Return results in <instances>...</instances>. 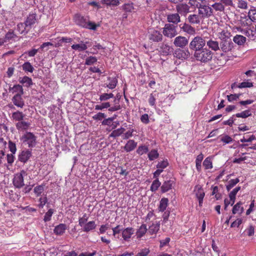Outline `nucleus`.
<instances>
[{
    "label": "nucleus",
    "mask_w": 256,
    "mask_h": 256,
    "mask_svg": "<svg viewBox=\"0 0 256 256\" xmlns=\"http://www.w3.org/2000/svg\"><path fill=\"white\" fill-rule=\"evenodd\" d=\"M194 56L197 61L206 64L212 60L213 53L209 49L205 48L195 52Z\"/></svg>",
    "instance_id": "1"
},
{
    "label": "nucleus",
    "mask_w": 256,
    "mask_h": 256,
    "mask_svg": "<svg viewBox=\"0 0 256 256\" xmlns=\"http://www.w3.org/2000/svg\"><path fill=\"white\" fill-rule=\"evenodd\" d=\"M74 20L76 24L80 26L92 30L96 29V24L90 22L88 16L76 14L74 16Z\"/></svg>",
    "instance_id": "2"
},
{
    "label": "nucleus",
    "mask_w": 256,
    "mask_h": 256,
    "mask_svg": "<svg viewBox=\"0 0 256 256\" xmlns=\"http://www.w3.org/2000/svg\"><path fill=\"white\" fill-rule=\"evenodd\" d=\"M206 44V40L202 36H198L192 39L190 43L189 47L190 50L195 52L204 48Z\"/></svg>",
    "instance_id": "3"
},
{
    "label": "nucleus",
    "mask_w": 256,
    "mask_h": 256,
    "mask_svg": "<svg viewBox=\"0 0 256 256\" xmlns=\"http://www.w3.org/2000/svg\"><path fill=\"white\" fill-rule=\"evenodd\" d=\"M20 141L28 148H34L36 143V136L31 132H26L20 138Z\"/></svg>",
    "instance_id": "4"
},
{
    "label": "nucleus",
    "mask_w": 256,
    "mask_h": 256,
    "mask_svg": "<svg viewBox=\"0 0 256 256\" xmlns=\"http://www.w3.org/2000/svg\"><path fill=\"white\" fill-rule=\"evenodd\" d=\"M177 26L170 23L166 24L162 28V34L164 36L172 38L178 34Z\"/></svg>",
    "instance_id": "5"
},
{
    "label": "nucleus",
    "mask_w": 256,
    "mask_h": 256,
    "mask_svg": "<svg viewBox=\"0 0 256 256\" xmlns=\"http://www.w3.org/2000/svg\"><path fill=\"white\" fill-rule=\"evenodd\" d=\"M198 14L202 18H208L213 16L214 10L212 6L204 3L199 8Z\"/></svg>",
    "instance_id": "6"
},
{
    "label": "nucleus",
    "mask_w": 256,
    "mask_h": 256,
    "mask_svg": "<svg viewBox=\"0 0 256 256\" xmlns=\"http://www.w3.org/2000/svg\"><path fill=\"white\" fill-rule=\"evenodd\" d=\"M174 56L178 59L184 60L188 58L190 54L188 49L178 48L175 50Z\"/></svg>",
    "instance_id": "7"
},
{
    "label": "nucleus",
    "mask_w": 256,
    "mask_h": 256,
    "mask_svg": "<svg viewBox=\"0 0 256 256\" xmlns=\"http://www.w3.org/2000/svg\"><path fill=\"white\" fill-rule=\"evenodd\" d=\"M176 12L179 15L186 16L190 12V6L186 3L178 4L176 6Z\"/></svg>",
    "instance_id": "8"
},
{
    "label": "nucleus",
    "mask_w": 256,
    "mask_h": 256,
    "mask_svg": "<svg viewBox=\"0 0 256 256\" xmlns=\"http://www.w3.org/2000/svg\"><path fill=\"white\" fill-rule=\"evenodd\" d=\"M234 48V44L232 40H224L221 41L220 44V49L224 52H231Z\"/></svg>",
    "instance_id": "9"
},
{
    "label": "nucleus",
    "mask_w": 256,
    "mask_h": 256,
    "mask_svg": "<svg viewBox=\"0 0 256 256\" xmlns=\"http://www.w3.org/2000/svg\"><path fill=\"white\" fill-rule=\"evenodd\" d=\"M173 43L175 46L183 48L188 44V40L185 36H179L174 38Z\"/></svg>",
    "instance_id": "10"
},
{
    "label": "nucleus",
    "mask_w": 256,
    "mask_h": 256,
    "mask_svg": "<svg viewBox=\"0 0 256 256\" xmlns=\"http://www.w3.org/2000/svg\"><path fill=\"white\" fill-rule=\"evenodd\" d=\"M166 20L168 23L176 26L180 22V17L178 12L168 14Z\"/></svg>",
    "instance_id": "11"
},
{
    "label": "nucleus",
    "mask_w": 256,
    "mask_h": 256,
    "mask_svg": "<svg viewBox=\"0 0 256 256\" xmlns=\"http://www.w3.org/2000/svg\"><path fill=\"white\" fill-rule=\"evenodd\" d=\"M13 184L16 188H20L24 186V177L21 174H14L12 181Z\"/></svg>",
    "instance_id": "12"
},
{
    "label": "nucleus",
    "mask_w": 256,
    "mask_h": 256,
    "mask_svg": "<svg viewBox=\"0 0 256 256\" xmlns=\"http://www.w3.org/2000/svg\"><path fill=\"white\" fill-rule=\"evenodd\" d=\"M37 21L36 14H30L26 17L24 22L26 26L28 27L31 29L32 26Z\"/></svg>",
    "instance_id": "13"
},
{
    "label": "nucleus",
    "mask_w": 256,
    "mask_h": 256,
    "mask_svg": "<svg viewBox=\"0 0 256 256\" xmlns=\"http://www.w3.org/2000/svg\"><path fill=\"white\" fill-rule=\"evenodd\" d=\"M31 126L30 122L25 121L24 120L16 124V129L18 131H25L28 130Z\"/></svg>",
    "instance_id": "14"
},
{
    "label": "nucleus",
    "mask_w": 256,
    "mask_h": 256,
    "mask_svg": "<svg viewBox=\"0 0 256 256\" xmlns=\"http://www.w3.org/2000/svg\"><path fill=\"white\" fill-rule=\"evenodd\" d=\"M32 156V152L29 150H22L18 156V160L23 163L28 162Z\"/></svg>",
    "instance_id": "15"
},
{
    "label": "nucleus",
    "mask_w": 256,
    "mask_h": 256,
    "mask_svg": "<svg viewBox=\"0 0 256 256\" xmlns=\"http://www.w3.org/2000/svg\"><path fill=\"white\" fill-rule=\"evenodd\" d=\"M134 230L132 228H123L122 230V237L125 241H128L132 236L134 234Z\"/></svg>",
    "instance_id": "16"
},
{
    "label": "nucleus",
    "mask_w": 256,
    "mask_h": 256,
    "mask_svg": "<svg viewBox=\"0 0 256 256\" xmlns=\"http://www.w3.org/2000/svg\"><path fill=\"white\" fill-rule=\"evenodd\" d=\"M18 36H17L12 30H10L8 32L4 38H2L4 40V42H15L17 40Z\"/></svg>",
    "instance_id": "17"
},
{
    "label": "nucleus",
    "mask_w": 256,
    "mask_h": 256,
    "mask_svg": "<svg viewBox=\"0 0 256 256\" xmlns=\"http://www.w3.org/2000/svg\"><path fill=\"white\" fill-rule=\"evenodd\" d=\"M149 39L154 42H159L162 40V34L158 30H154L149 36Z\"/></svg>",
    "instance_id": "18"
},
{
    "label": "nucleus",
    "mask_w": 256,
    "mask_h": 256,
    "mask_svg": "<svg viewBox=\"0 0 256 256\" xmlns=\"http://www.w3.org/2000/svg\"><path fill=\"white\" fill-rule=\"evenodd\" d=\"M238 30L242 32L244 34L249 38L252 40H254L256 38V32L254 29H248L242 30L240 28H236Z\"/></svg>",
    "instance_id": "19"
},
{
    "label": "nucleus",
    "mask_w": 256,
    "mask_h": 256,
    "mask_svg": "<svg viewBox=\"0 0 256 256\" xmlns=\"http://www.w3.org/2000/svg\"><path fill=\"white\" fill-rule=\"evenodd\" d=\"M22 95L20 94H15L12 98V102L16 106L20 108H22L24 105V101L22 98Z\"/></svg>",
    "instance_id": "20"
},
{
    "label": "nucleus",
    "mask_w": 256,
    "mask_h": 256,
    "mask_svg": "<svg viewBox=\"0 0 256 256\" xmlns=\"http://www.w3.org/2000/svg\"><path fill=\"white\" fill-rule=\"evenodd\" d=\"M66 228L67 227L66 224H60L55 226L54 230V232L57 236H62L65 232Z\"/></svg>",
    "instance_id": "21"
},
{
    "label": "nucleus",
    "mask_w": 256,
    "mask_h": 256,
    "mask_svg": "<svg viewBox=\"0 0 256 256\" xmlns=\"http://www.w3.org/2000/svg\"><path fill=\"white\" fill-rule=\"evenodd\" d=\"M108 84H104V86L112 90L114 88L118 82V79L116 77H108Z\"/></svg>",
    "instance_id": "22"
},
{
    "label": "nucleus",
    "mask_w": 256,
    "mask_h": 256,
    "mask_svg": "<svg viewBox=\"0 0 256 256\" xmlns=\"http://www.w3.org/2000/svg\"><path fill=\"white\" fill-rule=\"evenodd\" d=\"M202 18V17L198 14H192L188 16L187 20L191 24H199Z\"/></svg>",
    "instance_id": "23"
},
{
    "label": "nucleus",
    "mask_w": 256,
    "mask_h": 256,
    "mask_svg": "<svg viewBox=\"0 0 256 256\" xmlns=\"http://www.w3.org/2000/svg\"><path fill=\"white\" fill-rule=\"evenodd\" d=\"M30 28L26 26L25 22H20L16 26V30L20 32V34L26 35L30 30Z\"/></svg>",
    "instance_id": "24"
},
{
    "label": "nucleus",
    "mask_w": 256,
    "mask_h": 256,
    "mask_svg": "<svg viewBox=\"0 0 256 256\" xmlns=\"http://www.w3.org/2000/svg\"><path fill=\"white\" fill-rule=\"evenodd\" d=\"M206 44L208 48L212 49V50L216 52L220 50V44L218 41L210 39L206 41Z\"/></svg>",
    "instance_id": "25"
},
{
    "label": "nucleus",
    "mask_w": 256,
    "mask_h": 256,
    "mask_svg": "<svg viewBox=\"0 0 256 256\" xmlns=\"http://www.w3.org/2000/svg\"><path fill=\"white\" fill-rule=\"evenodd\" d=\"M173 48L166 44H162L160 46V52L164 56L170 54L172 52Z\"/></svg>",
    "instance_id": "26"
},
{
    "label": "nucleus",
    "mask_w": 256,
    "mask_h": 256,
    "mask_svg": "<svg viewBox=\"0 0 256 256\" xmlns=\"http://www.w3.org/2000/svg\"><path fill=\"white\" fill-rule=\"evenodd\" d=\"M180 28L183 32L192 35L196 33L195 28L188 24L184 23Z\"/></svg>",
    "instance_id": "27"
},
{
    "label": "nucleus",
    "mask_w": 256,
    "mask_h": 256,
    "mask_svg": "<svg viewBox=\"0 0 256 256\" xmlns=\"http://www.w3.org/2000/svg\"><path fill=\"white\" fill-rule=\"evenodd\" d=\"M136 146L137 142L133 140H130L128 141L124 148L126 152H130L134 150Z\"/></svg>",
    "instance_id": "28"
},
{
    "label": "nucleus",
    "mask_w": 256,
    "mask_h": 256,
    "mask_svg": "<svg viewBox=\"0 0 256 256\" xmlns=\"http://www.w3.org/2000/svg\"><path fill=\"white\" fill-rule=\"evenodd\" d=\"M88 42H80V44H74L72 46V49L78 52L84 51L88 48L87 44Z\"/></svg>",
    "instance_id": "29"
},
{
    "label": "nucleus",
    "mask_w": 256,
    "mask_h": 256,
    "mask_svg": "<svg viewBox=\"0 0 256 256\" xmlns=\"http://www.w3.org/2000/svg\"><path fill=\"white\" fill-rule=\"evenodd\" d=\"M173 184L174 181L172 180L164 182L160 188L162 192L164 193L172 189Z\"/></svg>",
    "instance_id": "30"
},
{
    "label": "nucleus",
    "mask_w": 256,
    "mask_h": 256,
    "mask_svg": "<svg viewBox=\"0 0 256 256\" xmlns=\"http://www.w3.org/2000/svg\"><path fill=\"white\" fill-rule=\"evenodd\" d=\"M96 226V225L94 221H90L84 224L82 227L84 232H89L91 230H94Z\"/></svg>",
    "instance_id": "31"
},
{
    "label": "nucleus",
    "mask_w": 256,
    "mask_h": 256,
    "mask_svg": "<svg viewBox=\"0 0 256 256\" xmlns=\"http://www.w3.org/2000/svg\"><path fill=\"white\" fill-rule=\"evenodd\" d=\"M148 230L146 224H142L136 232V236L137 238H141L146 232Z\"/></svg>",
    "instance_id": "32"
},
{
    "label": "nucleus",
    "mask_w": 256,
    "mask_h": 256,
    "mask_svg": "<svg viewBox=\"0 0 256 256\" xmlns=\"http://www.w3.org/2000/svg\"><path fill=\"white\" fill-rule=\"evenodd\" d=\"M19 82L23 84L24 86L30 87L33 83L31 78L24 76L23 78H20Z\"/></svg>",
    "instance_id": "33"
},
{
    "label": "nucleus",
    "mask_w": 256,
    "mask_h": 256,
    "mask_svg": "<svg viewBox=\"0 0 256 256\" xmlns=\"http://www.w3.org/2000/svg\"><path fill=\"white\" fill-rule=\"evenodd\" d=\"M168 198H162L160 202V204L158 206V210L159 212H164L168 206Z\"/></svg>",
    "instance_id": "34"
},
{
    "label": "nucleus",
    "mask_w": 256,
    "mask_h": 256,
    "mask_svg": "<svg viewBox=\"0 0 256 256\" xmlns=\"http://www.w3.org/2000/svg\"><path fill=\"white\" fill-rule=\"evenodd\" d=\"M25 116V114L22 112L16 111L12 113V118L13 120L18 122L22 120Z\"/></svg>",
    "instance_id": "35"
},
{
    "label": "nucleus",
    "mask_w": 256,
    "mask_h": 256,
    "mask_svg": "<svg viewBox=\"0 0 256 256\" xmlns=\"http://www.w3.org/2000/svg\"><path fill=\"white\" fill-rule=\"evenodd\" d=\"M10 92L12 90V93L16 92V94L22 95L24 94V90L22 86L20 84H16L13 87H10L9 88Z\"/></svg>",
    "instance_id": "36"
},
{
    "label": "nucleus",
    "mask_w": 256,
    "mask_h": 256,
    "mask_svg": "<svg viewBox=\"0 0 256 256\" xmlns=\"http://www.w3.org/2000/svg\"><path fill=\"white\" fill-rule=\"evenodd\" d=\"M240 190V186H238L234 188L228 194L230 200L232 202L231 206H232L236 200V196L238 193V192Z\"/></svg>",
    "instance_id": "37"
},
{
    "label": "nucleus",
    "mask_w": 256,
    "mask_h": 256,
    "mask_svg": "<svg viewBox=\"0 0 256 256\" xmlns=\"http://www.w3.org/2000/svg\"><path fill=\"white\" fill-rule=\"evenodd\" d=\"M233 41L238 45L242 46L246 42V38L242 35L236 34L234 36Z\"/></svg>",
    "instance_id": "38"
},
{
    "label": "nucleus",
    "mask_w": 256,
    "mask_h": 256,
    "mask_svg": "<svg viewBox=\"0 0 256 256\" xmlns=\"http://www.w3.org/2000/svg\"><path fill=\"white\" fill-rule=\"evenodd\" d=\"M215 2L211 6L213 10H214L216 11H218L220 12H222L224 10L225 8L220 0L218 2Z\"/></svg>",
    "instance_id": "39"
},
{
    "label": "nucleus",
    "mask_w": 256,
    "mask_h": 256,
    "mask_svg": "<svg viewBox=\"0 0 256 256\" xmlns=\"http://www.w3.org/2000/svg\"><path fill=\"white\" fill-rule=\"evenodd\" d=\"M242 202H238L236 203L233 207L232 212L233 214H241L244 211V208L241 206Z\"/></svg>",
    "instance_id": "40"
},
{
    "label": "nucleus",
    "mask_w": 256,
    "mask_h": 256,
    "mask_svg": "<svg viewBox=\"0 0 256 256\" xmlns=\"http://www.w3.org/2000/svg\"><path fill=\"white\" fill-rule=\"evenodd\" d=\"M148 156L150 160H154L159 156V154L156 149L152 150L148 154Z\"/></svg>",
    "instance_id": "41"
},
{
    "label": "nucleus",
    "mask_w": 256,
    "mask_h": 256,
    "mask_svg": "<svg viewBox=\"0 0 256 256\" xmlns=\"http://www.w3.org/2000/svg\"><path fill=\"white\" fill-rule=\"evenodd\" d=\"M206 2V0H189L188 4L191 6L197 8L198 9L200 6L204 3Z\"/></svg>",
    "instance_id": "42"
},
{
    "label": "nucleus",
    "mask_w": 256,
    "mask_h": 256,
    "mask_svg": "<svg viewBox=\"0 0 256 256\" xmlns=\"http://www.w3.org/2000/svg\"><path fill=\"white\" fill-rule=\"evenodd\" d=\"M239 182L240 180L238 178L230 180L226 185V188L227 190L230 191V190L234 187L238 182Z\"/></svg>",
    "instance_id": "43"
},
{
    "label": "nucleus",
    "mask_w": 256,
    "mask_h": 256,
    "mask_svg": "<svg viewBox=\"0 0 256 256\" xmlns=\"http://www.w3.org/2000/svg\"><path fill=\"white\" fill-rule=\"evenodd\" d=\"M230 36V33L228 30H224L219 34V38L221 40V41H224V40H231Z\"/></svg>",
    "instance_id": "44"
},
{
    "label": "nucleus",
    "mask_w": 256,
    "mask_h": 256,
    "mask_svg": "<svg viewBox=\"0 0 256 256\" xmlns=\"http://www.w3.org/2000/svg\"><path fill=\"white\" fill-rule=\"evenodd\" d=\"M148 147L146 145L140 146L137 148L136 152L140 156L146 154L148 152Z\"/></svg>",
    "instance_id": "45"
},
{
    "label": "nucleus",
    "mask_w": 256,
    "mask_h": 256,
    "mask_svg": "<svg viewBox=\"0 0 256 256\" xmlns=\"http://www.w3.org/2000/svg\"><path fill=\"white\" fill-rule=\"evenodd\" d=\"M125 131V129L124 128H120L116 130H113L110 135V136L112 138H116L122 134H124Z\"/></svg>",
    "instance_id": "46"
},
{
    "label": "nucleus",
    "mask_w": 256,
    "mask_h": 256,
    "mask_svg": "<svg viewBox=\"0 0 256 256\" xmlns=\"http://www.w3.org/2000/svg\"><path fill=\"white\" fill-rule=\"evenodd\" d=\"M160 224H158V223H153L149 227L148 232L151 234H155L160 230Z\"/></svg>",
    "instance_id": "47"
},
{
    "label": "nucleus",
    "mask_w": 256,
    "mask_h": 256,
    "mask_svg": "<svg viewBox=\"0 0 256 256\" xmlns=\"http://www.w3.org/2000/svg\"><path fill=\"white\" fill-rule=\"evenodd\" d=\"M160 185L161 182L158 180V178H156L152 182L150 188V190L152 192H155L158 190Z\"/></svg>",
    "instance_id": "48"
},
{
    "label": "nucleus",
    "mask_w": 256,
    "mask_h": 256,
    "mask_svg": "<svg viewBox=\"0 0 256 256\" xmlns=\"http://www.w3.org/2000/svg\"><path fill=\"white\" fill-rule=\"evenodd\" d=\"M101 2L108 6H117L120 4L118 0H101Z\"/></svg>",
    "instance_id": "49"
},
{
    "label": "nucleus",
    "mask_w": 256,
    "mask_h": 256,
    "mask_svg": "<svg viewBox=\"0 0 256 256\" xmlns=\"http://www.w3.org/2000/svg\"><path fill=\"white\" fill-rule=\"evenodd\" d=\"M22 70L27 72H32L34 70V68L30 62H25L22 65Z\"/></svg>",
    "instance_id": "50"
},
{
    "label": "nucleus",
    "mask_w": 256,
    "mask_h": 256,
    "mask_svg": "<svg viewBox=\"0 0 256 256\" xmlns=\"http://www.w3.org/2000/svg\"><path fill=\"white\" fill-rule=\"evenodd\" d=\"M114 97V95L112 93H103L100 96L99 100L100 102H104Z\"/></svg>",
    "instance_id": "51"
},
{
    "label": "nucleus",
    "mask_w": 256,
    "mask_h": 256,
    "mask_svg": "<svg viewBox=\"0 0 256 256\" xmlns=\"http://www.w3.org/2000/svg\"><path fill=\"white\" fill-rule=\"evenodd\" d=\"M203 166L206 170L212 168V158L210 157L205 158L203 162Z\"/></svg>",
    "instance_id": "52"
},
{
    "label": "nucleus",
    "mask_w": 256,
    "mask_h": 256,
    "mask_svg": "<svg viewBox=\"0 0 256 256\" xmlns=\"http://www.w3.org/2000/svg\"><path fill=\"white\" fill-rule=\"evenodd\" d=\"M197 191L196 192V196L198 199H204L205 194L203 189L200 186H196Z\"/></svg>",
    "instance_id": "53"
},
{
    "label": "nucleus",
    "mask_w": 256,
    "mask_h": 256,
    "mask_svg": "<svg viewBox=\"0 0 256 256\" xmlns=\"http://www.w3.org/2000/svg\"><path fill=\"white\" fill-rule=\"evenodd\" d=\"M236 117L246 118L252 115L250 112L249 110H246L241 112L237 113L234 114Z\"/></svg>",
    "instance_id": "54"
},
{
    "label": "nucleus",
    "mask_w": 256,
    "mask_h": 256,
    "mask_svg": "<svg viewBox=\"0 0 256 256\" xmlns=\"http://www.w3.org/2000/svg\"><path fill=\"white\" fill-rule=\"evenodd\" d=\"M122 8L126 12H131L134 9V4L132 2L124 4Z\"/></svg>",
    "instance_id": "55"
},
{
    "label": "nucleus",
    "mask_w": 256,
    "mask_h": 256,
    "mask_svg": "<svg viewBox=\"0 0 256 256\" xmlns=\"http://www.w3.org/2000/svg\"><path fill=\"white\" fill-rule=\"evenodd\" d=\"M98 60L96 56H90L86 59L85 64L90 66L96 63Z\"/></svg>",
    "instance_id": "56"
},
{
    "label": "nucleus",
    "mask_w": 256,
    "mask_h": 256,
    "mask_svg": "<svg viewBox=\"0 0 256 256\" xmlns=\"http://www.w3.org/2000/svg\"><path fill=\"white\" fill-rule=\"evenodd\" d=\"M168 165V162L167 160H163L159 162L156 164V168L160 170H164L166 168Z\"/></svg>",
    "instance_id": "57"
},
{
    "label": "nucleus",
    "mask_w": 256,
    "mask_h": 256,
    "mask_svg": "<svg viewBox=\"0 0 256 256\" xmlns=\"http://www.w3.org/2000/svg\"><path fill=\"white\" fill-rule=\"evenodd\" d=\"M110 104L109 102H104L102 103L100 105H96L95 106L96 110H102L104 108H110Z\"/></svg>",
    "instance_id": "58"
},
{
    "label": "nucleus",
    "mask_w": 256,
    "mask_h": 256,
    "mask_svg": "<svg viewBox=\"0 0 256 256\" xmlns=\"http://www.w3.org/2000/svg\"><path fill=\"white\" fill-rule=\"evenodd\" d=\"M54 210L53 209H49L44 216V220L45 222L50 221L51 220V217L54 214Z\"/></svg>",
    "instance_id": "59"
},
{
    "label": "nucleus",
    "mask_w": 256,
    "mask_h": 256,
    "mask_svg": "<svg viewBox=\"0 0 256 256\" xmlns=\"http://www.w3.org/2000/svg\"><path fill=\"white\" fill-rule=\"evenodd\" d=\"M248 16L252 22H256V10H250L248 13Z\"/></svg>",
    "instance_id": "60"
},
{
    "label": "nucleus",
    "mask_w": 256,
    "mask_h": 256,
    "mask_svg": "<svg viewBox=\"0 0 256 256\" xmlns=\"http://www.w3.org/2000/svg\"><path fill=\"white\" fill-rule=\"evenodd\" d=\"M44 190V185H40L36 186L34 189V192L37 196H39L41 194H42Z\"/></svg>",
    "instance_id": "61"
},
{
    "label": "nucleus",
    "mask_w": 256,
    "mask_h": 256,
    "mask_svg": "<svg viewBox=\"0 0 256 256\" xmlns=\"http://www.w3.org/2000/svg\"><path fill=\"white\" fill-rule=\"evenodd\" d=\"M72 38H70L68 37H62L60 39V40L58 41V42L55 45V47H58L60 46L61 44H60L62 42H66V43H69L72 42Z\"/></svg>",
    "instance_id": "62"
},
{
    "label": "nucleus",
    "mask_w": 256,
    "mask_h": 256,
    "mask_svg": "<svg viewBox=\"0 0 256 256\" xmlns=\"http://www.w3.org/2000/svg\"><path fill=\"white\" fill-rule=\"evenodd\" d=\"M222 4H223L224 8L227 6L234 7V3L233 0H220Z\"/></svg>",
    "instance_id": "63"
},
{
    "label": "nucleus",
    "mask_w": 256,
    "mask_h": 256,
    "mask_svg": "<svg viewBox=\"0 0 256 256\" xmlns=\"http://www.w3.org/2000/svg\"><path fill=\"white\" fill-rule=\"evenodd\" d=\"M220 141L224 144L231 143L233 141V139L228 135H224L220 138Z\"/></svg>",
    "instance_id": "64"
}]
</instances>
